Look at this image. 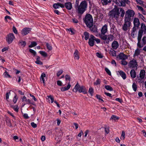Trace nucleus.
Segmentation results:
<instances>
[{
  "label": "nucleus",
  "instance_id": "6ab92c4d",
  "mask_svg": "<svg viewBox=\"0 0 146 146\" xmlns=\"http://www.w3.org/2000/svg\"><path fill=\"white\" fill-rule=\"evenodd\" d=\"M71 87V85L70 82L68 83V85L66 86L62 87L61 88L60 90L64 92L68 90Z\"/></svg>",
  "mask_w": 146,
  "mask_h": 146
},
{
  "label": "nucleus",
  "instance_id": "c756f323",
  "mask_svg": "<svg viewBox=\"0 0 146 146\" xmlns=\"http://www.w3.org/2000/svg\"><path fill=\"white\" fill-rule=\"evenodd\" d=\"M105 88L107 90L110 91H112L113 90L112 88L109 85H105Z\"/></svg>",
  "mask_w": 146,
  "mask_h": 146
},
{
  "label": "nucleus",
  "instance_id": "39448f33",
  "mask_svg": "<svg viewBox=\"0 0 146 146\" xmlns=\"http://www.w3.org/2000/svg\"><path fill=\"white\" fill-rule=\"evenodd\" d=\"M73 91L75 92L78 91L80 93L82 92L84 94L87 93V90L86 89L85 86H80L78 82L75 85L74 88L73 90Z\"/></svg>",
  "mask_w": 146,
  "mask_h": 146
},
{
  "label": "nucleus",
  "instance_id": "052dcab7",
  "mask_svg": "<svg viewBox=\"0 0 146 146\" xmlns=\"http://www.w3.org/2000/svg\"><path fill=\"white\" fill-rule=\"evenodd\" d=\"M10 95V92H7L6 94V99L7 100L9 98V95Z\"/></svg>",
  "mask_w": 146,
  "mask_h": 146
},
{
  "label": "nucleus",
  "instance_id": "c03bdc74",
  "mask_svg": "<svg viewBox=\"0 0 146 146\" xmlns=\"http://www.w3.org/2000/svg\"><path fill=\"white\" fill-rule=\"evenodd\" d=\"M53 7L55 9H57L59 8V3H54L53 5Z\"/></svg>",
  "mask_w": 146,
  "mask_h": 146
},
{
  "label": "nucleus",
  "instance_id": "0e129e2a",
  "mask_svg": "<svg viewBox=\"0 0 146 146\" xmlns=\"http://www.w3.org/2000/svg\"><path fill=\"white\" fill-rule=\"evenodd\" d=\"M8 19L11 20H12V18L10 16H6L5 17V19L6 21H7V19Z\"/></svg>",
  "mask_w": 146,
  "mask_h": 146
},
{
  "label": "nucleus",
  "instance_id": "412c9836",
  "mask_svg": "<svg viewBox=\"0 0 146 146\" xmlns=\"http://www.w3.org/2000/svg\"><path fill=\"white\" fill-rule=\"evenodd\" d=\"M118 72H119V75L123 80H125L126 78V74L123 71L120 70L119 71H118Z\"/></svg>",
  "mask_w": 146,
  "mask_h": 146
},
{
  "label": "nucleus",
  "instance_id": "09e8293b",
  "mask_svg": "<svg viewBox=\"0 0 146 146\" xmlns=\"http://www.w3.org/2000/svg\"><path fill=\"white\" fill-rule=\"evenodd\" d=\"M96 56L99 58H102L103 57V56L102 54L99 52H97L96 53Z\"/></svg>",
  "mask_w": 146,
  "mask_h": 146
},
{
  "label": "nucleus",
  "instance_id": "6e6d98bb",
  "mask_svg": "<svg viewBox=\"0 0 146 146\" xmlns=\"http://www.w3.org/2000/svg\"><path fill=\"white\" fill-rule=\"evenodd\" d=\"M121 64L123 65H126L127 64V62L125 60H122L121 61Z\"/></svg>",
  "mask_w": 146,
  "mask_h": 146
},
{
  "label": "nucleus",
  "instance_id": "bb28decb",
  "mask_svg": "<svg viewBox=\"0 0 146 146\" xmlns=\"http://www.w3.org/2000/svg\"><path fill=\"white\" fill-rule=\"evenodd\" d=\"M94 40L89 39L88 43L90 46H93L94 44Z\"/></svg>",
  "mask_w": 146,
  "mask_h": 146
},
{
  "label": "nucleus",
  "instance_id": "4d7b16f0",
  "mask_svg": "<svg viewBox=\"0 0 146 146\" xmlns=\"http://www.w3.org/2000/svg\"><path fill=\"white\" fill-rule=\"evenodd\" d=\"M31 126L34 128H35L37 127V125L36 123H35L33 122H32L31 123Z\"/></svg>",
  "mask_w": 146,
  "mask_h": 146
},
{
  "label": "nucleus",
  "instance_id": "f03ea898",
  "mask_svg": "<svg viewBox=\"0 0 146 146\" xmlns=\"http://www.w3.org/2000/svg\"><path fill=\"white\" fill-rule=\"evenodd\" d=\"M88 4L85 0L82 1L78 5V2L76 1L75 6V8L77 9L78 13L81 15L87 10Z\"/></svg>",
  "mask_w": 146,
  "mask_h": 146
},
{
  "label": "nucleus",
  "instance_id": "603ef678",
  "mask_svg": "<svg viewBox=\"0 0 146 146\" xmlns=\"http://www.w3.org/2000/svg\"><path fill=\"white\" fill-rule=\"evenodd\" d=\"M12 29H13V31L16 34H17V33H18L17 31V30L16 28L14 26H13V27Z\"/></svg>",
  "mask_w": 146,
  "mask_h": 146
},
{
  "label": "nucleus",
  "instance_id": "4c0bfd02",
  "mask_svg": "<svg viewBox=\"0 0 146 146\" xmlns=\"http://www.w3.org/2000/svg\"><path fill=\"white\" fill-rule=\"evenodd\" d=\"M88 92L90 94L91 96H92L94 93V90L93 88L92 87L90 88L88 90Z\"/></svg>",
  "mask_w": 146,
  "mask_h": 146
},
{
  "label": "nucleus",
  "instance_id": "ddd939ff",
  "mask_svg": "<svg viewBox=\"0 0 146 146\" xmlns=\"http://www.w3.org/2000/svg\"><path fill=\"white\" fill-rule=\"evenodd\" d=\"M113 36L112 35L110 34L108 35H107V39L106 40H104L105 41L104 42V44H109L110 42L113 40Z\"/></svg>",
  "mask_w": 146,
  "mask_h": 146
},
{
  "label": "nucleus",
  "instance_id": "423d86ee",
  "mask_svg": "<svg viewBox=\"0 0 146 146\" xmlns=\"http://www.w3.org/2000/svg\"><path fill=\"white\" fill-rule=\"evenodd\" d=\"M135 14L134 11L133 10L128 9L125 12L124 19L131 22Z\"/></svg>",
  "mask_w": 146,
  "mask_h": 146
},
{
  "label": "nucleus",
  "instance_id": "de8ad7c7",
  "mask_svg": "<svg viewBox=\"0 0 146 146\" xmlns=\"http://www.w3.org/2000/svg\"><path fill=\"white\" fill-rule=\"evenodd\" d=\"M100 79H97V80L96 81V82H94V84L96 85H97L98 84H100Z\"/></svg>",
  "mask_w": 146,
  "mask_h": 146
},
{
  "label": "nucleus",
  "instance_id": "13d9d810",
  "mask_svg": "<svg viewBox=\"0 0 146 146\" xmlns=\"http://www.w3.org/2000/svg\"><path fill=\"white\" fill-rule=\"evenodd\" d=\"M63 70H62L58 71L57 73V76L58 77L63 72Z\"/></svg>",
  "mask_w": 146,
  "mask_h": 146
},
{
  "label": "nucleus",
  "instance_id": "20e7f679",
  "mask_svg": "<svg viewBox=\"0 0 146 146\" xmlns=\"http://www.w3.org/2000/svg\"><path fill=\"white\" fill-rule=\"evenodd\" d=\"M84 22L88 27L92 26L93 25V21L91 15L89 14H87L84 18L83 19Z\"/></svg>",
  "mask_w": 146,
  "mask_h": 146
},
{
  "label": "nucleus",
  "instance_id": "c85d7f7f",
  "mask_svg": "<svg viewBox=\"0 0 146 146\" xmlns=\"http://www.w3.org/2000/svg\"><path fill=\"white\" fill-rule=\"evenodd\" d=\"M140 30H142L144 31V32L145 33L146 31V27L145 24L142 23L141 24V29Z\"/></svg>",
  "mask_w": 146,
  "mask_h": 146
},
{
  "label": "nucleus",
  "instance_id": "bf43d9fd",
  "mask_svg": "<svg viewBox=\"0 0 146 146\" xmlns=\"http://www.w3.org/2000/svg\"><path fill=\"white\" fill-rule=\"evenodd\" d=\"M48 98H50L51 100V103H53V102L54 101V98L53 97V96L51 95H50L49 96H48Z\"/></svg>",
  "mask_w": 146,
  "mask_h": 146
},
{
  "label": "nucleus",
  "instance_id": "dca6fc26",
  "mask_svg": "<svg viewBox=\"0 0 146 146\" xmlns=\"http://www.w3.org/2000/svg\"><path fill=\"white\" fill-rule=\"evenodd\" d=\"M133 24L134 26L137 27V28H138L140 25V23L139 19L137 18H135L133 20Z\"/></svg>",
  "mask_w": 146,
  "mask_h": 146
},
{
  "label": "nucleus",
  "instance_id": "a19ab883",
  "mask_svg": "<svg viewBox=\"0 0 146 146\" xmlns=\"http://www.w3.org/2000/svg\"><path fill=\"white\" fill-rule=\"evenodd\" d=\"M46 46L48 49L49 50H51L52 49V47L51 45L48 43H46Z\"/></svg>",
  "mask_w": 146,
  "mask_h": 146
},
{
  "label": "nucleus",
  "instance_id": "7ed1b4c3",
  "mask_svg": "<svg viewBox=\"0 0 146 146\" xmlns=\"http://www.w3.org/2000/svg\"><path fill=\"white\" fill-rule=\"evenodd\" d=\"M143 31L142 30H139L138 33V36L137 37L138 43L137 46L139 48H141L143 47L146 44V36H144L142 39V43L141 44L140 43L141 38L143 35Z\"/></svg>",
  "mask_w": 146,
  "mask_h": 146
},
{
  "label": "nucleus",
  "instance_id": "338daca9",
  "mask_svg": "<svg viewBox=\"0 0 146 146\" xmlns=\"http://www.w3.org/2000/svg\"><path fill=\"white\" fill-rule=\"evenodd\" d=\"M23 116L26 119H28L29 118V117L28 116L27 113H24L23 115Z\"/></svg>",
  "mask_w": 146,
  "mask_h": 146
},
{
  "label": "nucleus",
  "instance_id": "9d476101",
  "mask_svg": "<svg viewBox=\"0 0 146 146\" xmlns=\"http://www.w3.org/2000/svg\"><path fill=\"white\" fill-rule=\"evenodd\" d=\"M15 38V36L13 33H9L6 37V41L9 44L12 43L14 39Z\"/></svg>",
  "mask_w": 146,
  "mask_h": 146
},
{
  "label": "nucleus",
  "instance_id": "2f4dec72",
  "mask_svg": "<svg viewBox=\"0 0 146 146\" xmlns=\"http://www.w3.org/2000/svg\"><path fill=\"white\" fill-rule=\"evenodd\" d=\"M66 30V31L67 30L70 31L71 32V35H74L75 34V30L73 28H70L69 29H67Z\"/></svg>",
  "mask_w": 146,
  "mask_h": 146
},
{
  "label": "nucleus",
  "instance_id": "8fccbe9b",
  "mask_svg": "<svg viewBox=\"0 0 146 146\" xmlns=\"http://www.w3.org/2000/svg\"><path fill=\"white\" fill-rule=\"evenodd\" d=\"M140 50L138 49H137L135 51V53L134 54V55L135 56H138L140 54Z\"/></svg>",
  "mask_w": 146,
  "mask_h": 146
},
{
  "label": "nucleus",
  "instance_id": "a18cd8bd",
  "mask_svg": "<svg viewBox=\"0 0 146 146\" xmlns=\"http://www.w3.org/2000/svg\"><path fill=\"white\" fill-rule=\"evenodd\" d=\"M29 51L31 53L33 54L34 56H35L36 55V52L35 50H33L32 49L30 48L29 49Z\"/></svg>",
  "mask_w": 146,
  "mask_h": 146
},
{
  "label": "nucleus",
  "instance_id": "cd10ccee",
  "mask_svg": "<svg viewBox=\"0 0 146 146\" xmlns=\"http://www.w3.org/2000/svg\"><path fill=\"white\" fill-rule=\"evenodd\" d=\"M84 35L85 36L84 38L86 40L89 39L90 34L88 32L86 31L84 33Z\"/></svg>",
  "mask_w": 146,
  "mask_h": 146
},
{
  "label": "nucleus",
  "instance_id": "79ce46f5",
  "mask_svg": "<svg viewBox=\"0 0 146 146\" xmlns=\"http://www.w3.org/2000/svg\"><path fill=\"white\" fill-rule=\"evenodd\" d=\"M119 118L118 117H117L115 115H113L111 116V118H110V119H113L114 120H118L119 119Z\"/></svg>",
  "mask_w": 146,
  "mask_h": 146
},
{
  "label": "nucleus",
  "instance_id": "774afa93",
  "mask_svg": "<svg viewBox=\"0 0 146 146\" xmlns=\"http://www.w3.org/2000/svg\"><path fill=\"white\" fill-rule=\"evenodd\" d=\"M115 100L119 102L120 103H122L123 102V100H122L119 98H116Z\"/></svg>",
  "mask_w": 146,
  "mask_h": 146
},
{
  "label": "nucleus",
  "instance_id": "72a5a7b5",
  "mask_svg": "<svg viewBox=\"0 0 146 146\" xmlns=\"http://www.w3.org/2000/svg\"><path fill=\"white\" fill-rule=\"evenodd\" d=\"M145 71L144 70H141L139 76L145 77Z\"/></svg>",
  "mask_w": 146,
  "mask_h": 146
},
{
  "label": "nucleus",
  "instance_id": "58836bf2",
  "mask_svg": "<svg viewBox=\"0 0 146 146\" xmlns=\"http://www.w3.org/2000/svg\"><path fill=\"white\" fill-rule=\"evenodd\" d=\"M137 4H139L142 6H143V1L141 0H135Z\"/></svg>",
  "mask_w": 146,
  "mask_h": 146
},
{
  "label": "nucleus",
  "instance_id": "69168bd1",
  "mask_svg": "<svg viewBox=\"0 0 146 146\" xmlns=\"http://www.w3.org/2000/svg\"><path fill=\"white\" fill-rule=\"evenodd\" d=\"M138 14L139 15V17L142 19L143 21H144V19H145V18L144 17V16L140 13H138Z\"/></svg>",
  "mask_w": 146,
  "mask_h": 146
},
{
  "label": "nucleus",
  "instance_id": "ea45409f",
  "mask_svg": "<svg viewBox=\"0 0 146 146\" xmlns=\"http://www.w3.org/2000/svg\"><path fill=\"white\" fill-rule=\"evenodd\" d=\"M96 98L99 100V102H100L101 101L104 102V101L101 98V96L100 95H98V94H96Z\"/></svg>",
  "mask_w": 146,
  "mask_h": 146
},
{
  "label": "nucleus",
  "instance_id": "393cba45",
  "mask_svg": "<svg viewBox=\"0 0 146 146\" xmlns=\"http://www.w3.org/2000/svg\"><path fill=\"white\" fill-rule=\"evenodd\" d=\"M10 107L12 108L16 112H18L19 111V108H18V105H10Z\"/></svg>",
  "mask_w": 146,
  "mask_h": 146
},
{
  "label": "nucleus",
  "instance_id": "7c9ffc66",
  "mask_svg": "<svg viewBox=\"0 0 146 146\" xmlns=\"http://www.w3.org/2000/svg\"><path fill=\"white\" fill-rule=\"evenodd\" d=\"M37 44V43L35 41L31 42V44L29 45V48H32L36 46Z\"/></svg>",
  "mask_w": 146,
  "mask_h": 146
},
{
  "label": "nucleus",
  "instance_id": "4be33fe9",
  "mask_svg": "<svg viewBox=\"0 0 146 146\" xmlns=\"http://www.w3.org/2000/svg\"><path fill=\"white\" fill-rule=\"evenodd\" d=\"M130 75L132 78H134L136 76V74L135 70L133 69L131 70L130 72Z\"/></svg>",
  "mask_w": 146,
  "mask_h": 146
},
{
  "label": "nucleus",
  "instance_id": "5fc2aeb1",
  "mask_svg": "<svg viewBox=\"0 0 146 146\" xmlns=\"http://www.w3.org/2000/svg\"><path fill=\"white\" fill-rule=\"evenodd\" d=\"M103 5H106L108 4V0H101Z\"/></svg>",
  "mask_w": 146,
  "mask_h": 146
},
{
  "label": "nucleus",
  "instance_id": "b1692460",
  "mask_svg": "<svg viewBox=\"0 0 146 146\" xmlns=\"http://www.w3.org/2000/svg\"><path fill=\"white\" fill-rule=\"evenodd\" d=\"M110 54L113 56H116V52L114 49H111L109 51Z\"/></svg>",
  "mask_w": 146,
  "mask_h": 146
},
{
  "label": "nucleus",
  "instance_id": "f3484780",
  "mask_svg": "<svg viewBox=\"0 0 146 146\" xmlns=\"http://www.w3.org/2000/svg\"><path fill=\"white\" fill-rule=\"evenodd\" d=\"M65 7L68 10H71L72 7V4L70 2H66L65 3Z\"/></svg>",
  "mask_w": 146,
  "mask_h": 146
},
{
  "label": "nucleus",
  "instance_id": "2eb2a0df",
  "mask_svg": "<svg viewBox=\"0 0 146 146\" xmlns=\"http://www.w3.org/2000/svg\"><path fill=\"white\" fill-rule=\"evenodd\" d=\"M136 81L139 83H144L145 80V77L140 76H139V77L138 75H137V78L136 79Z\"/></svg>",
  "mask_w": 146,
  "mask_h": 146
},
{
  "label": "nucleus",
  "instance_id": "5701e85b",
  "mask_svg": "<svg viewBox=\"0 0 146 146\" xmlns=\"http://www.w3.org/2000/svg\"><path fill=\"white\" fill-rule=\"evenodd\" d=\"M36 56L37 58L36 59V61L35 62V63L38 64L42 65L43 64V63L40 60V57L38 56Z\"/></svg>",
  "mask_w": 146,
  "mask_h": 146
},
{
  "label": "nucleus",
  "instance_id": "6e6552de",
  "mask_svg": "<svg viewBox=\"0 0 146 146\" xmlns=\"http://www.w3.org/2000/svg\"><path fill=\"white\" fill-rule=\"evenodd\" d=\"M113 2L115 3L119 7H125L126 4H130V2L129 0H115Z\"/></svg>",
  "mask_w": 146,
  "mask_h": 146
},
{
  "label": "nucleus",
  "instance_id": "864d4df0",
  "mask_svg": "<svg viewBox=\"0 0 146 146\" xmlns=\"http://www.w3.org/2000/svg\"><path fill=\"white\" fill-rule=\"evenodd\" d=\"M105 70L106 72L109 75H111V73L110 71L109 70V69L106 68H105Z\"/></svg>",
  "mask_w": 146,
  "mask_h": 146
},
{
  "label": "nucleus",
  "instance_id": "f704fd0d",
  "mask_svg": "<svg viewBox=\"0 0 146 146\" xmlns=\"http://www.w3.org/2000/svg\"><path fill=\"white\" fill-rule=\"evenodd\" d=\"M132 87L134 91L136 92L137 91V85L135 82L133 83Z\"/></svg>",
  "mask_w": 146,
  "mask_h": 146
},
{
  "label": "nucleus",
  "instance_id": "4468645a",
  "mask_svg": "<svg viewBox=\"0 0 146 146\" xmlns=\"http://www.w3.org/2000/svg\"><path fill=\"white\" fill-rule=\"evenodd\" d=\"M117 58H119L120 59L122 60H125L127 58V56L123 52L120 53L117 56Z\"/></svg>",
  "mask_w": 146,
  "mask_h": 146
},
{
  "label": "nucleus",
  "instance_id": "0eeeda50",
  "mask_svg": "<svg viewBox=\"0 0 146 146\" xmlns=\"http://www.w3.org/2000/svg\"><path fill=\"white\" fill-rule=\"evenodd\" d=\"M108 28L107 25H104L102 28L101 30V33L99 34V36L101 39L106 40L107 39V35H105V33L107 32Z\"/></svg>",
  "mask_w": 146,
  "mask_h": 146
},
{
  "label": "nucleus",
  "instance_id": "f8f14e48",
  "mask_svg": "<svg viewBox=\"0 0 146 146\" xmlns=\"http://www.w3.org/2000/svg\"><path fill=\"white\" fill-rule=\"evenodd\" d=\"M31 29L29 28H25L21 31V34L23 36L27 35L31 31Z\"/></svg>",
  "mask_w": 146,
  "mask_h": 146
},
{
  "label": "nucleus",
  "instance_id": "c9c22d12",
  "mask_svg": "<svg viewBox=\"0 0 146 146\" xmlns=\"http://www.w3.org/2000/svg\"><path fill=\"white\" fill-rule=\"evenodd\" d=\"M65 80L66 81H69V82H70L71 80V78L69 75L68 74H66L65 76Z\"/></svg>",
  "mask_w": 146,
  "mask_h": 146
},
{
  "label": "nucleus",
  "instance_id": "f257e3e1",
  "mask_svg": "<svg viewBox=\"0 0 146 146\" xmlns=\"http://www.w3.org/2000/svg\"><path fill=\"white\" fill-rule=\"evenodd\" d=\"M114 7L113 9L109 12L108 14V16L111 18H114L116 20L118 19L120 14V13L119 11V9H120V12L121 13V16L122 17H123L125 13L124 10L121 7L119 8L116 5H114Z\"/></svg>",
  "mask_w": 146,
  "mask_h": 146
},
{
  "label": "nucleus",
  "instance_id": "680f3d73",
  "mask_svg": "<svg viewBox=\"0 0 146 146\" xmlns=\"http://www.w3.org/2000/svg\"><path fill=\"white\" fill-rule=\"evenodd\" d=\"M57 84L60 86H62V82L60 80H58L57 81Z\"/></svg>",
  "mask_w": 146,
  "mask_h": 146
},
{
  "label": "nucleus",
  "instance_id": "a878e982",
  "mask_svg": "<svg viewBox=\"0 0 146 146\" xmlns=\"http://www.w3.org/2000/svg\"><path fill=\"white\" fill-rule=\"evenodd\" d=\"M74 58L77 59L79 58V52L77 50H76L74 54Z\"/></svg>",
  "mask_w": 146,
  "mask_h": 146
},
{
  "label": "nucleus",
  "instance_id": "49530a36",
  "mask_svg": "<svg viewBox=\"0 0 146 146\" xmlns=\"http://www.w3.org/2000/svg\"><path fill=\"white\" fill-rule=\"evenodd\" d=\"M4 75L5 77L7 78L8 77L9 78H11L10 75L8 74V72L5 71V72L4 73Z\"/></svg>",
  "mask_w": 146,
  "mask_h": 146
},
{
  "label": "nucleus",
  "instance_id": "e433bc0d",
  "mask_svg": "<svg viewBox=\"0 0 146 146\" xmlns=\"http://www.w3.org/2000/svg\"><path fill=\"white\" fill-rule=\"evenodd\" d=\"M10 121L11 120L9 118H7V125L9 126L10 127H11L12 126V125L11 124Z\"/></svg>",
  "mask_w": 146,
  "mask_h": 146
},
{
  "label": "nucleus",
  "instance_id": "473e14b6",
  "mask_svg": "<svg viewBox=\"0 0 146 146\" xmlns=\"http://www.w3.org/2000/svg\"><path fill=\"white\" fill-rule=\"evenodd\" d=\"M39 53L42 56L45 57L47 56V53L44 51H39Z\"/></svg>",
  "mask_w": 146,
  "mask_h": 146
},
{
  "label": "nucleus",
  "instance_id": "1a4fd4ad",
  "mask_svg": "<svg viewBox=\"0 0 146 146\" xmlns=\"http://www.w3.org/2000/svg\"><path fill=\"white\" fill-rule=\"evenodd\" d=\"M124 23L122 26V29L123 31H126L130 27L131 22L124 19Z\"/></svg>",
  "mask_w": 146,
  "mask_h": 146
},
{
  "label": "nucleus",
  "instance_id": "aec40b11",
  "mask_svg": "<svg viewBox=\"0 0 146 146\" xmlns=\"http://www.w3.org/2000/svg\"><path fill=\"white\" fill-rule=\"evenodd\" d=\"M89 28H90V31L92 32L93 33H97L98 32L97 27L95 25H93L92 26Z\"/></svg>",
  "mask_w": 146,
  "mask_h": 146
},
{
  "label": "nucleus",
  "instance_id": "9b49d317",
  "mask_svg": "<svg viewBox=\"0 0 146 146\" xmlns=\"http://www.w3.org/2000/svg\"><path fill=\"white\" fill-rule=\"evenodd\" d=\"M130 68H133L135 67H137L138 66L137 62L135 60L131 61L129 63L128 65Z\"/></svg>",
  "mask_w": 146,
  "mask_h": 146
},
{
  "label": "nucleus",
  "instance_id": "a211bd4d",
  "mask_svg": "<svg viewBox=\"0 0 146 146\" xmlns=\"http://www.w3.org/2000/svg\"><path fill=\"white\" fill-rule=\"evenodd\" d=\"M119 46V43L116 41L115 40L113 41L112 43L111 46L114 49H116Z\"/></svg>",
  "mask_w": 146,
  "mask_h": 146
},
{
  "label": "nucleus",
  "instance_id": "e2e57ef3",
  "mask_svg": "<svg viewBox=\"0 0 146 146\" xmlns=\"http://www.w3.org/2000/svg\"><path fill=\"white\" fill-rule=\"evenodd\" d=\"M125 132L124 131H122V134L121 135V137H122L123 140H124L125 139Z\"/></svg>",
  "mask_w": 146,
  "mask_h": 146
},
{
  "label": "nucleus",
  "instance_id": "3c124183",
  "mask_svg": "<svg viewBox=\"0 0 146 146\" xmlns=\"http://www.w3.org/2000/svg\"><path fill=\"white\" fill-rule=\"evenodd\" d=\"M18 99V97L17 95H15L14 97L13 101L14 103H16Z\"/></svg>",
  "mask_w": 146,
  "mask_h": 146
},
{
  "label": "nucleus",
  "instance_id": "37998d69",
  "mask_svg": "<svg viewBox=\"0 0 146 146\" xmlns=\"http://www.w3.org/2000/svg\"><path fill=\"white\" fill-rule=\"evenodd\" d=\"M19 43L20 44L21 46H25L27 44V43L25 41H20Z\"/></svg>",
  "mask_w": 146,
  "mask_h": 146
}]
</instances>
